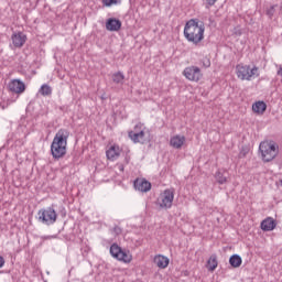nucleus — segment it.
<instances>
[{
  "mask_svg": "<svg viewBox=\"0 0 282 282\" xmlns=\"http://www.w3.org/2000/svg\"><path fill=\"white\" fill-rule=\"evenodd\" d=\"M204 32H206V26L204 21L199 19H191L186 22L184 28V36L189 43L198 45L204 41Z\"/></svg>",
  "mask_w": 282,
  "mask_h": 282,
  "instance_id": "nucleus-1",
  "label": "nucleus"
},
{
  "mask_svg": "<svg viewBox=\"0 0 282 282\" xmlns=\"http://www.w3.org/2000/svg\"><path fill=\"white\" fill-rule=\"evenodd\" d=\"M67 140H69V130L59 129L51 143L53 159L61 160L67 155Z\"/></svg>",
  "mask_w": 282,
  "mask_h": 282,
  "instance_id": "nucleus-2",
  "label": "nucleus"
},
{
  "mask_svg": "<svg viewBox=\"0 0 282 282\" xmlns=\"http://www.w3.org/2000/svg\"><path fill=\"white\" fill-rule=\"evenodd\" d=\"M262 161L272 162L279 155V144L272 140L262 141L259 145Z\"/></svg>",
  "mask_w": 282,
  "mask_h": 282,
  "instance_id": "nucleus-3",
  "label": "nucleus"
},
{
  "mask_svg": "<svg viewBox=\"0 0 282 282\" xmlns=\"http://www.w3.org/2000/svg\"><path fill=\"white\" fill-rule=\"evenodd\" d=\"M236 74L240 80H252L259 78V67L250 65L238 64L236 66Z\"/></svg>",
  "mask_w": 282,
  "mask_h": 282,
  "instance_id": "nucleus-4",
  "label": "nucleus"
},
{
  "mask_svg": "<svg viewBox=\"0 0 282 282\" xmlns=\"http://www.w3.org/2000/svg\"><path fill=\"white\" fill-rule=\"evenodd\" d=\"M37 219L41 224H45L46 226H52V224H56V219H58V215L56 210L52 207H47L46 209H40L37 213Z\"/></svg>",
  "mask_w": 282,
  "mask_h": 282,
  "instance_id": "nucleus-5",
  "label": "nucleus"
},
{
  "mask_svg": "<svg viewBox=\"0 0 282 282\" xmlns=\"http://www.w3.org/2000/svg\"><path fill=\"white\" fill-rule=\"evenodd\" d=\"M173 199H175V189L174 188H167L165 189L160 197L156 200L158 206L160 208L169 209L171 206H173Z\"/></svg>",
  "mask_w": 282,
  "mask_h": 282,
  "instance_id": "nucleus-6",
  "label": "nucleus"
},
{
  "mask_svg": "<svg viewBox=\"0 0 282 282\" xmlns=\"http://www.w3.org/2000/svg\"><path fill=\"white\" fill-rule=\"evenodd\" d=\"M110 254L117 261H122L123 263H131V254L124 250L118 243H112L110 246Z\"/></svg>",
  "mask_w": 282,
  "mask_h": 282,
  "instance_id": "nucleus-7",
  "label": "nucleus"
},
{
  "mask_svg": "<svg viewBox=\"0 0 282 282\" xmlns=\"http://www.w3.org/2000/svg\"><path fill=\"white\" fill-rule=\"evenodd\" d=\"M183 75L185 76V78H187V80H192L193 83H199V80H202V77L204 76L202 74V69H199V67L197 66L186 67L183 70Z\"/></svg>",
  "mask_w": 282,
  "mask_h": 282,
  "instance_id": "nucleus-8",
  "label": "nucleus"
},
{
  "mask_svg": "<svg viewBox=\"0 0 282 282\" xmlns=\"http://www.w3.org/2000/svg\"><path fill=\"white\" fill-rule=\"evenodd\" d=\"M9 91H12V94H17L18 96H21V94L25 93L26 86L25 83H23L21 79H12L9 83Z\"/></svg>",
  "mask_w": 282,
  "mask_h": 282,
  "instance_id": "nucleus-9",
  "label": "nucleus"
},
{
  "mask_svg": "<svg viewBox=\"0 0 282 282\" xmlns=\"http://www.w3.org/2000/svg\"><path fill=\"white\" fill-rule=\"evenodd\" d=\"M128 135L134 144H138L140 142V138H142V123L139 122L134 126L133 130L128 132Z\"/></svg>",
  "mask_w": 282,
  "mask_h": 282,
  "instance_id": "nucleus-10",
  "label": "nucleus"
},
{
  "mask_svg": "<svg viewBox=\"0 0 282 282\" xmlns=\"http://www.w3.org/2000/svg\"><path fill=\"white\" fill-rule=\"evenodd\" d=\"M11 41L14 47H23V45H25V41H28V35H25L23 32L13 33Z\"/></svg>",
  "mask_w": 282,
  "mask_h": 282,
  "instance_id": "nucleus-11",
  "label": "nucleus"
},
{
  "mask_svg": "<svg viewBox=\"0 0 282 282\" xmlns=\"http://www.w3.org/2000/svg\"><path fill=\"white\" fill-rule=\"evenodd\" d=\"M261 230L263 232H271V230H274L276 228V220L272 217H267L260 224Z\"/></svg>",
  "mask_w": 282,
  "mask_h": 282,
  "instance_id": "nucleus-12",
  "label": "nucleus"
},
{
  "mask_svg": "<svg viewBox=\"0 0 282 282\" xmlns=\"http://www.w3.org/2000/svg\"><path fill=\"white\" fill-rule=\"evenodd\" d=\"M122 28V22L116 18H109L106 22L108 32H118Z\"/></svg>",
  "mask_w": 282,
  "mask_h": 282,
  "instance_id": "nucleus-13",
  "label": "nucleus"
},
{
  "mask_svg": "<svg viewBox=\"0 0 282 282\" xmlns=\"http://www.w3.org/2000/svg\"><path fill=\"white\" fill-rule=\"evenodd\" d=\"M106 156L111 162H115V160H118V158H120V147L111 145L109 150L106 151Z\"/></svg>",
  "mask_w": 282,
  "mask_h": 282,
  "instance_id": "nucleus-14",
  "label": "nucleus"
},
{
  "mask_svg": "<svg viewBox=\"0 0 282 282\" xmlns=\"http://www.w3.org/2000/svg\"><path fill=\"white\" fill-rule=\"evenodd\" d=\"M184 142H186V137L180 134L170 139V145H172L173 149H182V147H184Z\"/></svg>",
  "mask_w": 282,
  "mask_h": 282,
  "instance_id": "nucleus-15",
  "label": "nucleus"
},
{
  "mask_svg": "<svg viewBox=\"0 0 282 282\" xmlns=\"http://www.w3.org/2000/svg\"><path fill=\"white\" fill-rule=\"evenodd\" d=\"M154 263L158 265V268L164 270V268H169L170 260L167 257L156 256L154 257Z\"/></svg>",
  "mask_w": 282,
  "mask_h": 282,
  "instance_id": "nucleus-16",
  "label": "nucleus"
},
{
  "mask_svg": "<svg viewBox=\"0 0 282 282\" xmlns=\"http://www.w3.org/2000/svg\"><path fill=\"white\" fill-rule=\"evenodd\" d=\"M218 265H219V262L217 261V254H212L207 261L208 272H215Z\"/></svg>",
  "mask_w": 282,
  "mask_h": 282,
  "instance_id": "nucleus-17",
  "label": "nucleus"
},
{
  "mask_svg": "<svg viewBox=\"0 0 282 282\" xmlns=\"http://www.w3.org/2000/svg\"><path fill=\"white\" fill-rule=\"evenodd\" d=\"M267 109L268 105L265 104V101H256L252 105V110L254 111V113H265Z\"/></svg>",
  "mask_w": 282,
  "mask_h": 282,
  "instance_id": "nucleus-18",
  "label": "nucleus"
},
{
  "mask_svg": "<svg viewBox=\"0 0 282 282\" xmlns=\"http://www.w3.org/2000/svg\"><path fill=\"white\" fill-rule=\"evenodd\" d=\"M242 263H243V260L241 259V256L237 253L230 256L229 265H231V268H241Z\"/></svg>",
  "mask_w": 282,
  "mask_h": 282,
  "instance_id": "nucleus-19",
  "label": "nucleus"
},
{
  "mask_svg": "<svg viewBox=\"0 0 282 282\" xmlns=\"http://www.w3.org/2000/svg\"><path fill=\"white\" fill-rule=\"evenodd\" d=\"M112 82L116 85H123L124 84V74H122L121 72L112 74Z\"/></svg>",
  "mask_w": 282,
  "mask_h": 282,
  "instance_id": "nucleus-20",
  "label": "nucleus"
},
{
  "mask_svg": "<svg viewBox=\"0 0 282 282\" xmlns=\"http://www.w3.org/2000/svg\"><path fill=\"white\" fill-rule=\"evenodd\" d=\"M215 180L218 184H226V182H228V177L226 176V173L221 172V171H217L215 174Z\"/></svg>",
  "mask_w": 282,
  "mask_h": 282,
  "instance_id": "nucleus-21",
  "label": "nucleus"
},
{
  "mask_svg": "<svg viewBox=\"0 0 282 282\" xmlns=\"http://www.w3.org/2000/svg\"><path fill=\"white\" fill-rule=\"evenodd\" d=\"M41 96H52V87L47 84H43L39 90Z\"/></svg>",
  "mask_w": 282,
  "mask_h": 282,
  "instance_id": "nucleus-22",
  "label": "nucleus"
},
{
  "mask_svg": "<svg viewBox=\"0 0 282 282\" xmlns=\"http://www.w3.org/2000/svg\"><path fill=\"white\" fill-rule=\"evenodd\" d=\"M142 138H143V143L151 142V140H153V134H151V131H149V130H147V128H144L142 131Z\"/></svg>",
  "mask_w": 282,
  "mask_h": 282,
  "instance_id": "nucleus-23",
  "label": "nucleus"
},
{
  "mask_svg": "<svg viewBox=\"0 0 282 282\" xmlns=\"http://www.w3.org/2000/svg\"><path fill=\"white\" fill-rule=\"evenodd\" d=\"M152 185L147 178H142V193H149L151 191Z\"/></svg>",
  "mask_w": 282,
  "mask_h": 282,
  "instance_id": "nucleus-24",
  "label": "nucleus"
},
{
  "mask_svg": "<svg viewBox=\"0 0 282 282\" xmlns=\"http://www.w3.org/2000/svg\"><path fill=\"white\" fill-rule=\"evenodd\" d=\"M133 187H134V191H142V178L137 177L133 181Z\"/></svg>",
  "mask_w": 282,
  "mask_h": 282,
  "instance_id": "nucleus-25",
  "label": "nucleus"
},
{
  "mask_svg": "<svg viewBox=\"0 0 282 282\" xmlns=\"http://www.w3.org/2000/svg\"><path fill=\"white\" fill-rule=\"evenodd\" d=\"M276 6H271L269 9H267L265 14L269 17V19H272L276 12Z\"/></svg>",
  "mask_w": 282,
  "mask_h": 282,
  "instance_id": "nucleus-26",
  "label": "nucleus"
},
{
  "mask_svg": "<svg viewBox=\"0 0 282 282\" xmlns=\"http://www.w3.org/2000/svg\"><path fill=\"white\" fill-rule=\"evenodd\" d=\"M120 1L121 0H102V3L106 6V8H111V6L120 3Z\"/></svg>",
  "mask_w": 282,
  "mask_h": 282,
  "instance_id": "nucleus-27",
  "label": "nucleus"
},
{
  "mask_svg": "<svg viewBox=\"0 0 282 282\" xmlns=\"http://www.w3.org/2000/svg\"><path fill=\"white\" fill-rule=\"evenodd\" d=\"M202 63H203V67H205L206 69H208V67H210V58L204 57L202 59Z\"/></svg>",
  "mask_w": 282,
  "mask_h": 282,
  "instance_id": "nucleus-28",
  "label": "nucleus"
},
{
  "mask_svg": "<svg viewBox=\"0 0 282 282\" xmlns=\"http://www.w3.org/2000/svg\"><path fill=\"white\" fill-rule=\"evenodd\" d=\"M207 6H215L217 3V0H206Z\"/></svg>",
  "mask_w": 282,
  "mask_h": 282,
  "instance_id": "nucleus-29",
  "label": "nucleus"
},
{
  "mask_svg": "<svg viewBox=\"0 0 282 282\" xmlns=\"http://www.w3.org/2000/svg\"><path fill=\"white\" fill-rule=\"evenodd\" d=\"M235 34H236V36H241L243 34V32H241L240 29H235Z\"/></svg>",
  "mask_w": 282,
  "mask_h": 282,
  "instance_id": "nucleus-30",
  "label": "nucleus"
},
{
  "mask_svg": "<svg viewBox=\"0 0 282 282\" xmlns=\"http://www.w3.org/2000/svg\"><path fill=\"white\" fill-rule=\"evenodd\" d=\"M3 265H6V259L0 256V268H2Z\"/></svg>",
  "mask_w": 282,
  "mask_h": 282,
  "instance_id": "nucleus-31",
  "label": "nucleus"
},
{
  "mask_svg": "<svg viewBox=\"0 0 282 282\" xmlns=\"http://www.w3.org/2000/svg\"><path fill=\"white\" fill-rule=\"evenodd\" d=\"M276 75L278 76H282V65L279 66V69L276 72Z\"/></svg>",
  "mask_w": 282,
  "mask_h": 282,
  "instance_id": "nucleus-32",
  "label": "nucleus"
},
{
  "mask_svg": "<svg viewBox=\"0 0 282 282\" xmlns=\"http://www.w3.org/2000/svg\"><path fill=\"white\" fill-rule=\"evenodd\" d=\"M280 184H281V186H282V180H280Z\"/></svg>",
  "mask_w": 282,
  "mask_h": 282,
  "instance_id": "nucleus-33",
  "label": "nucleus"
}]
</instances>
